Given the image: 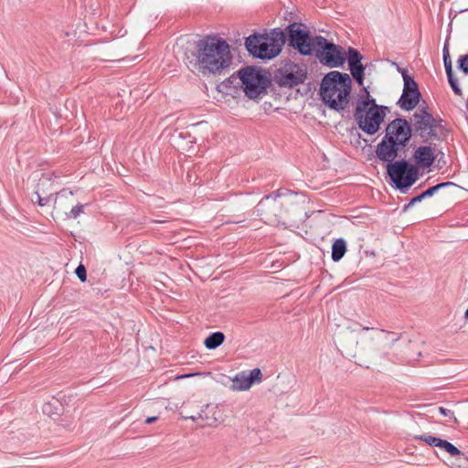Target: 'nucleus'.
<instances>
[{
  "label": "nucleus",
  "instance_id": "nucleus-1",
  "mask_svg": "<svg viewBox=\"0 0 468 468\" xmlns=\"http://www.w3.org/2000/svg\"><path fill=\"white\" fill-rule=\"evenodd\" d=\"M196 49L193 58L184 53L182 58L188 68L193 66L203 73L220 74L231 64L230 47L221 37L207 36L197 42Z\"/></svg>",
  "mask_w": 468,
  "mask_h": 468
},
{
  "label": "nucleus",
  "instance_id": "nucleus-2",
  "mask_svg": "<svg viewBox=\"0 0 468 468\" xmlns=\"http://www.w3.org/2000/svg\"><path fill=\"white\" fill-rule=\"evenodd\" d=\"M351 86L352 80L347 73L331 71L322 80L320 95L329 108L344 110L349 103Z\"/></svg>",
  "mask_w": 468,
  "mask_h": 468
},
{
  "label": "nucleus",
  "instance_id": "nucleus-3",
  "mask_svg": "<svg viewBox=\"0 0 468 468\" xmlns=\"http://www.w3.org/2000/svg\"><path fill=\"white\" fill-rule=\"evenodd\" d=\"M365 93L356 103L354 117L359 129L373 135L379 130L388 108L378 105L367 89H365Z\"/></svg>",
  "mask_w": 468,
  "mask_h": 468
},
{
  "label": "nucleus",
  "instance_id": "nucleus-4",
  "mask_svg": "<svg viewBox=\"0 0 468 468\" xmlns=\"http://www.w3.org/2000/svg\"><path fill=\"white\" fill-rule=\"evenodd\" d=\"M285 43V35L280 29L269 34H254L246 38L245 47L250 54L261 59L277 57Z\"/></svg>",
  "mask_w": 468,
  "mask_h": 468
},
{
  "label": "nucleus",
  "instance_id": "nucleus-5",
  "mask_svg": "<svg viewBox=\"0 0 468 468\" xmlns=\"http://www.w3.org/2000/svg\"><path fill=\"white\" fill-rule=\"evenodd\" d=\"M287 198H282L280 190L276 193L263 197L257 206V211L266 224L279 225L286 224L290 219V210Z\"/></svg>",
  "mask_w": 468,
  "mask_h": 468
},
{
  "label": "nucleus",
  "instance_id": "nucleus-6",
  "mask_svg": "<svg viewBox=\"0 0 468 468\" xmlns=\"http://www.w3.org/2000/svg\"><path fill=\"white\" fill-rule=\"evenodd\" d=\"M313 52L321 64L329 68L342 67L346 60V52L344 48L328 41L322 36L314 37Z\"/></svg>",
  "mask_w": 468,
  "mask_h": 468
},
{
  "label": "nucleus",
  "instance_id": "nucleus-7",
  "mask_svg": "<svg viewBox=\"0 0 468 468\" xmlns=\"http://www.w3.org/2000/svg\"><path fill=\"white\" fill-rule=\"evenodd\" d=\"M441 120H436L426 108L420 107L410 118L412 133L419 135L424 142L429 140H439L438 129L441 127Z\"/></svg>",
  "mask_w": 468,
  "mask_h": 468
},
{
  "label": "nucleus",
  "instance_id": "nucleus-8",
  "mask_svg": "<svg viewBox=\"0 0 468 468\" xmlns=\"http://www.w3.org/2000/svg\"><path fill=\"white\" fill-rule=\"evenodd\" d=\"M387 172L399 189L411 186L418 179V168L406 160L388 164Z\"/></svg>",
  "mask_w": 468,
  "mask_h": 468
},
{
  "label": "nucleus",
  "instance_id": "nucleus-9",
  "mask_svg": "<svg viewBox=\"0 0 468 468\" xmlns=\"http://www.w3.org/2000/svg\"><path fill=\"white\" fill-rule=\"evenodd\" d=\"M53 204L56 214L64 218L76 219L83 213L84 205L78 202L73 192L69 189L58 192Z\"/></svg>",
  "mask_w": 468,
  "mask_h": 468
},
{
  "label": "nucleus",
  "instance_id": "nucleus-10",
  "mask_svg": "<svg viewBox=\"0 0 468 468\" xmlns=\"http://www.w3.org/2000/svg\"><path fill=\"white\" fill-rule=\"evenodd\" d=\"M243 90L250 99H257L266 92L267 79L254 68L247 67L239 72Z\"/></svg>",
  "mask_w": 468,
  "mask_h": 468
},
{
  "label": "nucleus",
  "instance_id": "nucleus-11",
  "mask_svg": "<svg viewBox=\"0 0 468 468\" xmlns=\"http://www.w3.org/2000/svg\"><path fill=\"white\" fill-rule=\"evenodd\" d=\"M289 44L302 55H311L314 47V37L311 38L307 31L302 28V25L291 24L287 27Z\"/></svg>",
  "mask_w": 468,
  "mask_h": 468
},
{
  "label": "nucleus",
  "instance_id": "nucleus-12",
  "mask_svg": "<svg viewBox=\"0 0 468 468\" xmlns=\"http://www.w3.org/2000/svg\"><path fill=\"white\" fill-rule=\"evenodd\" d=\"M404 81L402 94L398 101V105L405 111L413 110L420 102V92L416 81L409 76L405 70L402 71Z\"/></svg>",
  "mask_w": 468,
  "mask_h": 468
},
{
  "label": "nucleus",
  "instance_id": "nucleus-13",
  "mask_svg": "<svg viewBox=\"0 0 468 468\" xmlns=\"http://www.w3.org/2000/svg\"><path fill=\"white\" fill-rule=\"evenodd\" d=\"M412 134L410 122L402 118L390 122L386 128L385 136L401 147H405Z\"/></svg>",
  "mask_w": 468,
  "mask_h": 468
},
{
  "label": "nucleus",
  "instance_id": "nucleus-14",
  "mask_svg": "<svg viewBox=\"0 0 468 468\" xmlns=\"http://www.w3.org/2000/svg\"><path fill=\"white\" fill-rule=\"evenodd\" d=\"M306 79V70L295 63L286 64L280 71L278 83L280 86L293 87L303 83Z\"/></svg>",
  "mask_w": 468,
  "mask_h": 468
},
{
  "label": "nucleus",
  "instance_id": "nucleus-15",
  "mask_svg": "<svg viewBox=\"0 0 468 468\" xmlns=\"http://www.w3.org/2000/svg\"><path fill=\"white\" fill-rule=\"evenodd\" d=\"M369 330L368 327L351 328L339 332L337 335V342L340 346L342 352H345L349 356H356L355 349L358 344V338L363 331Z\"/></svg>",
  "mask_w": 468,
  "mask_h": 468
},
{
  "label": "nucleus",
  "instance_id": "nucleus-16",
  "mask_svg": "<svg viewBox=\"0 0 468 468\" xmlns=\"http://www.w3.org/2000/svg\"><path fill=\"white\" fill-rule=\"evenodd\" d=\"M402 149L403 147L384 136L377 145L376 156L383 162L392 164L398 157L399 152Z\"/></svg>",
  "mask_w": 468,
  "mask_h": 468
},
{
  "label": "nucleus",
  "instance_id": "nucleus-17",
  "mask_svg": "<svg viewBox=\"0 0 468 468\" xmlns=\"http://www.w3.org/2000/svg\"><path fill=\"white\" fill-rule=\"evenodd\" d=\"M261 371L254 368L248 372H241L232 379V390L244 391L248 390L255 381H261Z\"/></svg>",
  "mask_w": 468,
  "mask_h": 468
},
{
  "label": "nucleus",
  "instance_id": "nucleus-18",
  "mask_svg": "<svg viewBox=\"0 0 468 468\" xmlns=\"http://www.w3.org/2000/svg\"><path fill=\"white\" fill-rule=\"evenodd\" d=\"M36 181H38V184L36 186L37 190L35 192L37 202L41 207L46 206L53 200L51 195L48 197L41 196L42 194H45L44 188L51 185L50 178L44 176L40 171H36L27 178V184L28 185L29 183H34Z\"/></svg>",
  "mask_w": 468,
  "mask_h": 468
},
{
  "label": "nucleus",
  "instance_id": "nucleus-19",
  "mask_svg": "<svg viewBox=\"0 0 468 468\" xmlns=\"http://www.w3.org/2000/svg\"><path fill=\"white\" fill-rule=\"evenodd\" d=\"M415 439L422 441L430 446L437 447L446 452L452 457L463 455V453H462V452L450 441L432 436L431 434L419 435L416 436Z\"/></svg>",
  "mask_w": 468,
  "mask_h": 468
},
{
  "label": "nucleus",
  "instance_id": "nucleus-20",
  "mask_svg": "<svg viewBox=\"0 0 468 468\" xmlns=\"http://www.w3.org/2000/svg\"><path fill=\"white\" fill-rule=\"evenodd\" d=\"M346 58L348 60L349 69L353 78L359 85L363 84L365 67L362 64V55L355 48H349Z\"/></svg>",
  "mask_w": 468,
  "mask_h": 468
},
{
  "label": "nucleus",
  "instance_id": "nucleus-21",
  "mask_svg": "<svg viewBox=\"0 0 468 468\" xmlns=\"http://www.w3.org/2000/svg\"><path fill=\"white\" fill-rule=\"evenodd\" d=\"M414 159L421 167H430L435 161V154L431 146H420L414 152Z\"/></svg>",
  "mask_w": 468,
  "mask_h": 468
},
{
  "label": "nucleus",
  "instance_id": "nucleus-22",
  "mask_svg": "<svg viewBox=\"0 0 468 468\" xmlns=\"http://www.w3.org/2000/svg\"><path fill=\"white\" fill-rule=\"evenodd\" d=\"M400 334L380 330L379 333L375 337H371V339L383 342L384 348H391L393 345L400 339Z\"/></svg>",
  "mask_w": 468,
  "mask_h": 468
},
{
  "label": "nucleus",
  "instance_id": "nucleus-23",
  "mask_svg": "<svg viewBox=\"0 0 468 468\" xmlns=\"http://www.w3.org/2000/svg\"><path fill=\"white\" fill-rule=\"evenodd\" d=\"M443 62H444L445 71H446L448 81H449L451 88L452 89L453 92L456 95L461 96L463 94V92H462L461 88L458 85L457 79L453 75L451 58H447V59L443 58Z\"/></svg>",
  "mask_w": 468,
  "mask_h": 468
},
{
  "label": "nucleus",
  "instance_id": "nucleus-24",
  "mask_svg": "<svg viewBox=\"0 0 468 468\" xmlns=\"http://www.w3.org/2000/svg\"><path fill=\"white\" fill-rule=\"evenodd\" d=\"M224 339L225 335L223 333L215 332L206 338L204 345L207 349H216L224 342Z\"/></svg>",
  "mask_w": 468,
  "mask_h": 468
},
{
  "label": "nucleus",
  "instance_id": "nucleus-25",
  "mask_svg": "<svg viewBox=\"0 0 468 468\" xmlns=\"http://www.w3.org/2000/svg\"><path fill=\"white\" fill-rule=\"evenodd\" d=\"M346 251V244L343 239H336L332 246V260L340 261Z\"/></svg>",
  "mask_w": 468,
  "mask_h": 468
},
{
  "label": "nucleus",
  "instance_id": "nucleus-26",
  "mask_svg": "<svg viewBox=\"0 0 468 468\" xmlns=\"http://www.w3.org/2000/svg\"><path fill=\"white\" fill-rule=\"evenodd\" d=\"M455 186L456 185L452 182H444V183H441V184H438L434 186L428 188L426 191L422 192L421 194H422V197L425 198V197L433 196L439 189H441V188H444L447 186Z\"/></svg>",
  "mask_w": 468,
  "mask_h": 468
},
{
  "label": "nucleus",
  "instance_id": "nucleus-27",
  "mask_svg": "<svg viewBox=\"0 0 468 468\" xmlns=\"http://www.w3.org/2000/svg\"><path fill=\"white\" fill-rule=\"evenodd\" d=\"M458 64L459 69L468 75V55L461 56L458 59Z\"/></svg>",
  "mask_w": 468,
  "mask_h": 468
},
{
  "label": "nucleus",
  "instance_id": "nucleus-28",
  "mask_svg": "<svg viewBox=\"0 0 468 468\" xmlns=\"http://www.w3.org/2000/svg\"><path fill=\"white\" fill-rule=\"evenodd\" d=\"M75 273H76L77 277H78L81 282L86 281V278H87L86 269H85V267H84L82 264H80V265L76 268V270H75Z\"/></svg>",
  "mask_w": 468,
  "mask_h": 468
},
{
  "label": "nucleus",
  "instance_id": "nucleus-29",
  "mask_svg": "<svg viewBox=\"0 0 468 468\" xmlns=\"http://www.w3.org/2000/svg\"><path fill=\"white\" fill-rule=\"evenodd\" d=\"M439 411H440L441 414L452 419L455 423L458 422L457 418L454 416V414H453V412L452 410H450L448 409H445L443 407H440L439 408Z\"/></svg>",
  "mask_w": 468,
  "mask_h": 468
},
{
  "label": "nucleus",
  "instance_id": "nucleus-30",
  "mask_svg": "<svg viewBox=\"0 0 468 468\" xmlns=\"http://www.w3.org/2000/svg\"><path fill=\"white\" fill-rule=\"evenodd\" d=\"M424 197H422V194H420V196H417L415 197H413L410 201V203L408 205V207H410V205L412 204H415L417 202H420Z\"/></svg>",
  "mask_w": 468,
  "mask_h": 468
},
{
  "label": "nucleus",
  "instance_id": "nucleus-31",
  "mask_svg": "<svg viewBox=\"0 0 468 468\" xmlns=\"http://www.w3.org/2000/svg\"><path fill=\"white\" fill-rule=\"evenodd\" d=\"M442 52H443V58L447 59V58H451L447 44L444 45Z\"/></svg>",
  "mask_w": 468,
  "mask_h": 468
},
{
  "label": "nucleus",
  "instance_id": "nucleus-32",
  "mask_svg": "<svg viewBox=\"0 0 468 468\" xmlns=\"http://www.w3.org/2000/svg\"><path fill=\"white\" fill-rule=\"evenodd\" d=\"M158 418L154 416V417H148L146 420H145V422L147 424H150V423H153Z\"/></svg>",
  "mask_w": 468,
  "mask_h": 468
},
{
  "label": "nucleus",
  "instance_id": "nucleus-33",
  "mask_svg": "<svg viewBox=\"0 0 468 468\" xmlns=\"http://www.w3.org/2000/svg\"><path fill=\"white\" fill-rule=\"evenodd\" d=\"M182 49H183V46H181V45H179V43H177L176 47L175 48V53L178 55Z\"/></svg>",
  "mask_w": 468,
  "mask_h": 468
},
{
  "label": "nucleus",
  "instance_id": "nucleus-34",
  "mask_svg": "<svg viewBox=\"0 0 468 468\" xmlns=\"http://www.w3.org/2000/svg\"><path fill=\"white\" fill-rule=\"evenodd\" d=\"M364 364H365V362H364V361H359V362H358V365H359V366H363Z\"/></svg>",
  "mask_w": 468,
  "mask_h": 468
},
{
  "label": "nucleus",
  "instance_id": "nucleus-35",
  "mask_svg": "<svg viewBox=\"0 0 468 468\" xmlns=\"http://www.w3.org/2000/svg\"><path fill=\"white\" fill-rule=\"evenodd\" d=\"M465 317L468 319V309L465 312Z\"/></svg>",
  "mask_w": 468,
  "mask_h": 468
}]
</instances>
